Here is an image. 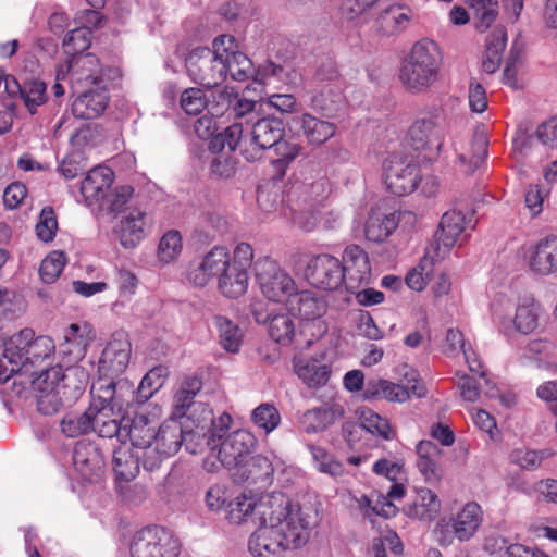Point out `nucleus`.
I'll return each mask as SVG.
<instances>
[{
  "instance_id": "nucleus-35",
  "label": "nucleus",
  "mask_w": 557,
  "mask_h": 557,
  "mask_svg": "<svg viewBox=\"0 0 557 557\" xmlns=\"http://www.w3.org/2000/svg\"><path fill=\"white\" fill-rule=\"evenodd\" d=\"M441 510L437 495L429 488H419L416 495L405 505L404 512L411 519L421 521L433 520Z\"/></svg>"
},
{
  "instance_id": "nucleus-21",
  "label": "nucleus",
  "mask_w": 557,
  "mask_h": 557,
  "mask_svg": "<svg viewBox=\"0 0 557 557\" xmlns=\"http://www.w3.org/2000/svg\"><path fill=\"white\" fill-rule=\"evenodd\" d=\"M231 265V253L226 247L214 246L199 260L193 261L187 270V281L197 287L206 286L211 278L220 276Z\"/></svg>"
},
{
  "instance_id": "nucleus-17",
  "label": "nucleus",
  "mask_w": 557,
  "mask_h": 557,
  "mask_svg": "<svg viewBox=\"0 0 557 557\" xmlns=\"http://www.w3.org/2000/svg\"><path fill=\"white\" fill-rule=\"evenodd\" d=\"M338 258L321 253L312 257L305 270L310 285L322 290H336L345 286V274Z\"/></svg>"
},
{
  "instance_id": "nucleus-58",
  "label": "nucleus",
  "mask_w": 557,
  "mask_h": 557,
  "mask_svg": "<svg viewBox=\"0 0 557 557\" xmlns=\"http://www.w3.org/2000/svg\"><path fill=\"white\" fill-rule=\"evenodd\" d=\"M358 502L359 506L364 510V515L369 518L373 515L392 518L397 513L396 506L385 496H379L374 505H372V499L366 495H362Z\"/></svg>"
},
{
  "instance_id": "nucleus-26",
  "label": "nucleus",
  "mask_w": 557,
  "mask_h": 557,
  "mask_svg": "<svg viewBox=\"0 0 557 557\" xmlns=\"http://www.w3.org/2000/svg\"><path fill=\"white\" fill-rule=\"evenodd\" d=\"M342 269L345 270V288L349 293L371 283V265L368 253L358 245H348L342 256Z\"/></svg>"
},
{
  "instance_id": "nucleus-53",
  "label": "nucleus",
  "mask_w": 557,
  "mask_h": 557,
  "mask_svg": "<svg viewBox=\"0 0 557 557\" xmlns=\"http://www.w3.org/2000/svg\"><path fill=\"white\" fill-rule=\"evenodd\" d=\"M251 420L256 426L269 434L280 425L281 414L274 405L263 403L252 410Z\"/></svg>"
},
{
  "instance_id": "nucleus-29",
  "label": "nucleus",
  "mask_w": 557,
  "mask_h": 557,
  "mask_svg": "<svg viewBox=\"0 0 557 557\" xmlns=\"http://www.w3.org/2000/svg\"><path fill=\"white\" fill-rule=\"evenodd\" d=\"M95 337V330L89 323H72L64 330L63 342L59 346V351L67 358L66 362L69 364L75 363L86 356L87 348Z\"/></svg>"
},
{
  "instance_id": "nucleus-3",
  "label": "nucleus",
  "mask_w": 557,
  "mask_h": 557,
  "mask_svg": "<svg viewBox=\"0 0 557 557\" xmlns=\"http://www.w3.org/2000/svg\"><path fill=\"white\" fill-rule=\"evenodd\" d=\"M231 423V416L222 413L203 434L209 447V455L203 460L207 472H218L221 467L236 472L256 447L257 438L250 431L239 429L227 433Z\"/></svg>"
},
{
  "instance_id": "nucleus-9",
  "label": "nucleus",
  "mask_w": 557,
  "mask_h": 557,
  "mask_svg": "<svg viewBox=\"0 0 557 557\" xmlns=\"http://www.w3.org/2000/svg\"><path fill=\"white\" fill-rule=\"evenodd\" d=\"M484 520V511L476 502L466 503L456 513L441 518L434 537L441 546H449L454 540L468 542L475 536Z\"/></svg>"
},
{
  "instance_id": "nucleus-20",
  "label": "nucleus",
  "mask_w": 557,
  "mask_h": 557,
  "mask_svg": "<svg viewBox=\"0 0 557 557\" xmlns=\"http://www.w3.org/2000/svg\"><path fill=\"white\" fill-rule=\"evenodd\" d=\"M151 225L152 221L146 210L134 207L117 219L112 233L123 248L134 249L147 237Z\"/></svg>"
},
{
  "instance_id": "nucleus-38",
  "label": "nucleus",
  "mask_w": 557,
  "mask_h": 557,
  "mask_svg": "<svg viewBox=\"0 0 557 557\" xmlns=\"http://www.w3.org/2000/svg\"><path fill=\"white\" fill-rule=\"evenodd\" d=\"M295 372L309 387H320L326 384L330 377V368L317 358H301L295 361Z\"/></svg>"
},
{
  "instance_id": "nucleus-39",
  "label": "nucleus",
  "mask_w": 557,
  "mask_h": 557,
  "mask_svg": "<svg viewBox=\"0 0 557 557\" xmlns=\"http://www.w3.org/2000/svg\"><path fill=\"white\" fill-rule=\"evenodd\" d=\"M301 127L309 143L321 145L335 135L336 125L329 121L320 120L309 113H304L294 119Z\"/></svg>"
},
{
  "instance_id": "nucleus-57",
  "label": "nucleus",
  "mask_w": 557,
  "mask_h": 557,
  "mask_svg": "<svg viewBox=\"0 0 557 557\" xmlns=\"http://www.w3.org/2000/svg\"><path fill=\"white\" fill-rule=\"evenodd\" d=\"M151 557H178L181 543L168 529L161 527Z\"/></svg>"
},
{
  "instance_id": "nucleus-4",
  "label": "nucleus",
  "mask_w": 557,
  "mask_h": 557,
  "mask_svg": "<svg viewBox=\"0 0 557 557\" xmlns=\"http://www.w3.org/2000/svg\"><path fill=\"white\" fill-rule=\"evenodd\" d=\"M0 357V383L13 375L33 376L37 369L48 367L55 352V344L49 336L35 337L34 331L24 329L4 341Z\"/></svg>"
},
{
  "instance_id": "nucleus-30",
  "label": "nucleus",
  "mask_w": 557,
  "mask_h": 557,
  "mask_svg": "<svg viewBox=\"0 0 557 557\" xmlns=\"http://www.w3.org/2000/svg\"><path fill=\"white\" fill-rule=\"evenodd\" d=\"M302 189V194L306 195L304 200L301 201L300 196H296L294 191L289 196L288 206L283 214L299 228L310 232L319 225V209L314 206L317 199L308 195V187L304 186Z\"/></svg>"
},
{
  "instance_id": "nucleus-46",
  "label": "nucleus",
  "mask_w": 557,
  "mask_h": 557,
  "mask_svg": "<svg viewBox=\"0 0 557 557\" xmlns=\"http://www.w3.org/2000/svg\"><path fill=\"white\" fill-rule=\"evenodd\" d=\"M161 527L150 525L136 531L129 542L132 557H151Z\"/></svg>"
},
{
  "instance_id": "nucleus-62",
  "label": "nucleus",
  "mask_w": 557,
  "mask_h": 557,
  "mask_svg": "<svg viewBox=\"0 0 557 557\" xmlns=\"http://www.w3.org/2000/svg\"><path fill=\"white\" fill-rule=\"evenodd\" d=\"M213 154L210 162V173L219 178L233 176L236 170V163L232 153L222 151Z\"/></svg>"
},
{
  "instance_id": "nucleus-47",
  "label": "nucleus",
  "mask_w": 557,
  "mask_h": 557,
  "mask_svg": "<svg viewBox=\"0 0 557 557\" xmlns=\"http://www.w3.org/2000/svg\"><path fill=\"white\" fill-rule=\"evenodd\" d=\"M183 250V238L178 231L169 230L158 244L157 259L162 264L173 263L178 259Z\"/></svg>"
},
{
  "instance_id": "nucleus-23",
  "label": "nucleus",
  "mask_w": 557,
  "mask_h": 557,
  "mask_svg": "<svg viewBox=\"0 0 557 557\" xmlns=\"http://www.w3.org/2000/svg\"><path fill=\"white\" fill-rule=\"evenodd\" d=\"M131 352L128 335L123 331L113 333L99 359V374L111 380L121 375L129 363Z\"/></svg>"
},
{
  "instance_id": "nucleus-50",
  "label": "nucleus",
  "mask_w": 557,
  "mask_h": 557,
  "mask_svg": "<svg viewBox=\"0 0 557 557\" xmlns=\"http://www.w3.org/2000/svg\"><path fill=\"white\" fill-rule=\"evenodd\" d=\"M359 419L362 430L384 440H391L394 436V430L392 429L388 420L381 417L372 409L361 408L359 410Z\"/></svg>"
},
{
  "instance_id": "nucleus-48",
  "label": "nucleus",
  "mask_w": 557,
  "mask_h": 557,
  "mask_svg": "<svg viewBox=\"0 0 557 557\" xmlns=\"http://www.w3.org/2000/svg\"><path fill=\"white\" fill-rule=\"evenodd\" d=\"M133 191L134 189L127 185L115 187L112 190L109 189L104 195V198H102L98 205L101 210L115 213L121 216L125 211L134 208L127 206Z\"/></svg>"
},
{
  "instance_id": "nucleus-31",
  "label": "nucleus",
  "mask_w": 557,
  "mask_h": 557,
  "mask_svg": "<svg viewBox=\"0 0 557 557\" xmlns=\"http://www.w3.org/2000/svg\"><path fill=\"white\" fill-rule=\"evenodd\" d=\"M73 465L84 480L96 481L101 476L104 460L96 444L79 441L73 450Z\"/></svg>"
},
{
  "instance_id": "nucleus-32",
  "label": "nucleus",
  "mask_w": 557,
  "mask_h": 557,
  "mask_svg": "<svg viewBox=\"0 0 557 557\" xmlns=\"http://www.w3.org/2000/svg\"><path fill=\"white\" fill-rule=\"evenodd\" d=\"M79 96L72 103V113L75 117L91 120L100 116L109 101L103 85L81 90Z\"/></svg>"
},
{
  "instance_id": "nucleus-28",
  "label": "nucleus",
  "mask_w": 557,
  "mask_h": 557,
  "mask_svg": "<svg viewBox=\"0 0 557 557\" xmlns=\"http://www.w3.org/2000/svg\"><path fill=\"white\" fill-rule=\"evenodd\" d=\"M344 414V404L341 400L332 399L301 413L298 418V423L305 433L318 434L327 430L341 420Z\"/></svg>"
},
{
  "instance_id": "nucleus-40",
  "label": "nucleus",
  "mask_w": 557,
  "mask_h": 557,
  "mask_svg": "<svg viewBox=\"0 0 557 557\" xmlns=\"http://www.w3.org/2000/svg\"><path fill=\"white\" fill-rule=\"evenodd\" d=\"M417 467L426 481L438 478V463L442 455L440 447L432 441L422 440L416 446Z\"/></svg>"
},
{
  "instance_id": "nucleus-27",
  "label": "nucleus",
  "mask_w": 557,
  "mask_h": 557,
  "mask_svg": "<svg viewBox=\"0 0 557 557\" xmlns=\"http://www.w3.org/2000/svg\"><path fill=\"white\" fill-rule=\"evenodd\" d=\"M285 308L293 317L297 315L305 322H312L318 329L317 333H313L314 336H321L326 332V325L321 320L325 312V304L311 292L296 289Z\"/></svg>"
},
{
  "instance_id": "nucleus-2",
  "label": "nucleus",
  "mask_w": 557,
  "mask_h": 557,
  "mask_svg": "<svg viewBox=\"0 0 557 557\" xmlns=\"http://www.w3.org/2000/svg\"><path fill=\"white\" fill-rule=\"evenodd\" d=\"M188 76L207 88L221 85L228 76L233 81L249 79L253 73L251 60L239 50L236 39L221 35L212 42V49L199 47L185 59Z\"/></svg>"
},
{
  "instance_id": "nucleus-37",
  "label": "nucleus",
  "mask_w": 557,
  "mask_h": 557,
  "mask_svg": "<svg viewBox=\"0 0 557 557\" xmlns=\"http://www.w3.org/2000/svg\"><path fill=\"white\" fill-rule=\"evenodd\" d=\"M253 314L257 322L268 321L269 335L273 341L282 345H287L292 342L295 335V323L289 312L276 313L271 317H263V314L258 312V310L255 308Z\"/></svg>"
},
{
  "instance_id": "nucleus-5",
  "label": "nucleus",
  "mask_w": 557,
  "mask_h": 557,
  "mask_svg": "<svg viewBox=\"0 0 557 557\" xmlns=\"http://www.w3.org/2000/svg\"><path fill=\"white\" fill-rule=\"evenodd\" d=\"M542 312V306L531 294L511 286L503 287L491 302L492 319L505 334L533 333L540 325Z\"/></svg>"
},
{
  "instance_id": "nucleus-63",
  "label": "nucleus",
  "mask_w": 557,
  "mask_h": 557,
  "mask_svg": "<svg viewBox=\"0 0 557 557\" xmlns=\"http://www.w3.org/2000/svg\"><path fill=\"white\" fill-rule=\"evenodd\" d=\"M548 456L549 454L546 450L536 451L519 448L511 453V460L524 470H534Z\"/></svg>"
},
{
  "instance_id": "nucleus-6",
  "label": "nucleus",
  "mask_w": 557,
  "mask_h": 557,
  "mask_svg": "<svg viewBox=\"0 0 557 557\" xmlns=\"http://www.w3.org/2000/svg\"><path fill=\"white\" fill-rule=\"evenodd\" d=\"M443 54L436 41L422 38L414 42L403 59L398 81L411 95L429 92L440 81Z\"/></svg>"
},
{
  "instance_id": "nucleus-64",
  "label": "nucleus",
  "mask_w": 557,
  "mask_h": 557,
  "mask_svg": "<svg viewBox=\"0 0 557 557\" xmlns=\"http://www.w3.org/2000/svg\"><path fill=\"white\" fill-rule=\"evenodd\" d=\"M549 195V188L540 185H531L525 191V206L532 216L539 215L544 208V201Z\"/></svg>"
},
{
  "instance_id": "nucleus-36",
  "label": "nucleus",
  "mask_w": 557,
  "mask_h": 557,
  "mask_svg": "<svg viewBox=\"0 0 557 557\" xmlns=\"http://www.w3.org/2000/svg\"><path fill=\"white\" fill-rule=\"evenodd\" d=\"M412 10L403 4H392L377 18L379 30L385 36H395L406 30L412 20Z\"/></svg>"
},
{
  "instance_id": "nucleus-16",
  "label": "nucleus",
  "mask_w": 557,
  "mask_h": 557,
  "mask_svg": "<svg viewBox=\"0 0 557 557\" xmlns=\"http://www.w3.org/2000/svg\"><path fill=\"white\" fill-rule=\"evenodd\" d=\"M284 124L276 117H262L253 123L251 129L252 143L260 149L274 148L276 153L286 162L299 154V147L282 140Z\"/></svg>"
},
{
  "instance_id": "nucleus-54",
  "label": "nucleus",
  "mask_w": 557,
  "mask_h": 557,
  "mask_svg": "<svg viewBox=\"0 0 557 557\" xmlns=\"http://www.w3.org/2000/svg\"><path fill=\"white\" fill-rule=\"evenodd\" d=\"M46 84L41 81L32 79L20 86V94L30 113L44 104L47 100Z\"/></svg>"
},
{
  "instance_id": "nucleus-8",
  "label": "nucleus",
  "mask_w": 557,
  "mask_h": 557,
  "mask_svg": "<svg viewBox=\"0 0 557 557\" xmlns=\"http://www.w3.org/2000/svg\"><path fill=\"white\" fill-rule=\"evenodd\" d=\"M200 433L195 430L185 434L183 425L175 419L164 421L158 429L150 448L143 451V467L148 471L154 470L164 459L176 454L183 444L186 450L196 454L197 448L189 444V440L200 436Z\"/></svg>"
},
{
  "instance_id": "nucleus-10",
  "label": "nucleus",
  "mask_w": 557,
  "mask_h": 557,
  "mask_svg": "<svg viewBox=\"0 0 557 557\" xmlns=\"http://www.w3.org/2000/svg\"><path fill=\"white\" fill-rule=\"evenodd\" d=\"M289 497L282 492H272L256 496L243 493L236 496L227 506L226 518L232 524L252 522L257 524L264 517L280 515L282 505Z\"/></svg>"
},
{
  "instance_id": "nucleus-60",
  "label": "nucleus",
  "mask_w": 557,
  "mask_h": 557,
  "mask_svg": "<svg viewBox=\"0 0 557 557\" xmlns=\"http://www.w3.org/2000/svg\"><path fill=\"white\" fill-rule=\"evenodd\" d=\"M208 99L200 88H187L181 95V108L190 115H197L207 107Z\"/></svg>"
},
{
  "instance_id": "nucleus-51",
  "label": "nucleus",
  "mask_w": 557,
  "mask_h": 557,
  "mask_svg": "<svg viewBox=\"0 0 557 557\" xmlns=\"http://www.w3.org/2000/svg\"><path fill=\"white\" fill-rule=\"evenodd\" d=\"M168 375V368L163 366L154 367L148 371L137 388V400L147 401L151 398L163 386Z\"/></svg>"
},
{
  "instance_id": "nucleus-55",
  "label": "nucleus",
  "mask_w": 557,
  "mask_h": 557,
  "mask_svg": "<svg viewBox=\"0 0 557 557\" xmlns=\"http://www.w3.org/2000/svg\"><path fill=\"white\" fill-rule=\"evenodd\" d=\"M66 263L65 255L62 251H51L41 261L39 275L44 283L51 284L61 275Z\"/></svg>"
},
{
  "instance_id": "nucleus-25",
  "label": "nucleus",
  "mask_w": 557,
  "mask_h": 557,
  "mask_svg": "<svg viewBox=\"0 0 557 557\" xmlns=\"http://www.w3.org/2000/svg\"><path fill=\"white\" fill-rule=\"evenodd\" d=\"M288 471L285 462L278 457L257 455L248 457L243 467H239L234 475L243 482L262 483L263 485L270 484L274 476L277 479Z\"/></svg>"
},
{
  "instance_id": "nucleus-43",
  "label": "nucleus",
  "mask_w": 557,
  "mask_h": 557,
  "mask_svg": "<svg viewBox=\"0 0 557 557\" xmlns=\"http://www.w3.org/2000/svg\"><path fill=\"white\" fill-rule=\"evenodd\" d=\"M397 227V219L394 213H382L372 210L364 226V235L368 240L383 242Z\"/></svg>"
},
{
  "instance_id": "nucleus-15",
  "label": "nucleus",
  "mask_w": 557,
  "mask_h": 557,
  "mask_svg": "<svg viewBox=\"0 0 557 557\" xmlns=\"http://www.w3.org/2000/svg\"><path fill=\"white\" fill-rule=\"evenodd\" d=\"M255 271L264 297L286 307L297 288L292 276L270 258L258 260Z\"/></svg>"
},
{
  "instance_id": "nucleus-13",
  "label": "nucleus",
  "mask_w": 557,
  "mask_h": 557,
  "mask_svg": "<svg viewBox=\"0 0 557 557\" xmlns=\"http://www.w3.org/2000/svg\"><path fill=\"white\" fill-rule=\"evenodd\" d=\"M383 182L396 196L411 194L418 188L420 168L412 157L394 152L388 154L382 165Z\"/></svg>"
},
{
  "instance_id": "nucleus-34",
  "label": "nucleus",
  "mask_w": 557,
  "mask_h": 557,
  "mask_svg": "<svg viewBox=\"0 0 557 557\" xmlns=\"http://www.w3.org/2000/svg\"><path fill=\"white\" fill-rule=\"evenodd\" d=\"M141 451L133 448L128 443L121 442L120 446L113 450L112 468L117 481L129 482L136 478L139 472Z\"/></svg>"
},
{
  "instance_id": "nucleus-49",
  "label": "nucleus",
  "mask_w": 557,
  "mask_h": 557,
  "mask_svg": "<svg viewBox=\"0 0 557 557\" xmlns=\"http://www.w3.org/2000/svg\"><path fill=\"white\" fill-rule=\"evenodd\" d=\"M243 135V126L240 123H234L226 127L222 133L215 134L209 141V151L219 153L222 151L234 152L237 148Z\"/></svg>"
},
{
  "instance_id": "nucleus-12",
  "label": "nucleus",
  "mask_w": 557,
  "mask_h": 557,
  "mask_svg": "<svg viewBox=\"0 0 557 557\" xmlns=\"http://www.w3.org/2000/svg\"><path fill=\"white\" fill-rule=\"evenodd\" d=\"M201 388L202 381L198 376L184 379L174 394L171 418L177 421L180 418L187 417L200 432L205 430L207 423L214 420L212 410L207 404L194 400Z\"/></svg>"
},
{
  "instance_id": "nucleus-1",
  "label": "nucleus",
  "mask_w": 557,
  "mask_h": 557,
  "mask_svg": "<svg viewBox=\"0 0 557 557\" xmlns=\"http://www.w3.org/2000/svg\"><path fill=\"white\" fill-rule=\"evenodd\" d=\"M313 517L290 498L282 505L280 515L264 517L250 535L248 548L253 557H276L287 549L305 546L311 536Z\"/></svg>"
},
{
  "instance_id": "nucleus-14",
  "label": "nucleus",
  "mask_w": 557,
  "mask_h": 557,
  "mask_svg": "<svg viewBox=\"0 0 557 557\" xmlns=\"http://www.w3.org/2000/svg\"><path fill=\"white\" fill-rule=\"evenodd\" d=\"M404 380L406 385L383 379L370 380L363 389V398L366 400L384 399L391 403H405L411 396L421 398L426 395V388L414 369L406 368Z\"/></svg>"
},
{
  "instance_id": "nucleus-45",
  "label": "nucleus",
  "mask_w": 557,
  "mask_h": 557,
  "mask_svg": "<svg viewBox=\"0 0 557 557\" xmlns=\"http://www.w3.org/2000/svg\"><path fill=\"white\" fill-rule=\"evenodd\" d=\"M214 325L219 335V343L228 352L239 351L243 343V331L231 319L224 315L214 317Z\"/></svg>"
},
{
  "instance_id": "nucleus-44",
  "label": "nucleus",
  "mask_w": 557,
  "mask_h": 557,
  "mask_svg": "<svg viewBox=\"0 0 557 557\" xmlns=\"http://www.w3.org/2000/svg\"><path fill=\"white\" fill-rule=\"evenodd\" d=\"M313 467L320 473L326 474L335 480L345 474V466L332 453L322 446L309 445Z\"/></svg>"
},
{
  "instance_id": "nucleus-42",
  "label": "nucleus",
  "mask_w": 557,
  "mask_h": 557,
  "mask_svg": "<svg viewBox=\"0 0 557 557\" xmlns=\"http://www.w3.org/2000/svg\"><path fill=\"white\" fill-rule=\"evenodd\" d=\"M79 373L85 376V373L78 368L69 367L66 369V373H62L60 367H44L37 369V373L29 376V379L36 393L50 392L60 388V382L62 379H67L70 374L77 375Z\"/></svg>"
},
{
  "instance_id": "nucleus-7",
  "label": "nucleus",
  "mask_w": 557,
  "mask_h": 557,
  "mask_svg": "<svg viewBox=\"0 0 557 557\" xmlns=\"http://www.w3.org/2000/svg\"><path fill=\"white\" fill-rule=\"evenodd\" d=\"M92 401L86 409L91 431L100 437L119 438L122 429V418L115 412L122 409L124 401L117 392L114 381H106L102 377L91 386Z\"/></svg>"
},
{
  "instance_id": "nucleus-52",
  "label": "nucleus",
  "mask_w": 557,
  "mask_h": 557,
  "mask_svg": "<svg viewBox=\"0 0 557 557\" xmlns=\"http://www.w3.org/2000/svg\"><path fill=\"white\" fill-rule=\"evenodd\" d=\"M91 45V32L87 27H76L69 32L63 39V50L67 59L77 58Z\"/></svg>"
},
{
  "instance_id": "nucleus-11",
  "label": "nucleus",
  "mask_w": 557,
  "mask_h": 557,
  "mask_svg": "<svg viewBox=\"0 0 557 557\" xmlns=\"http://www.w3.org/2000/svg\"><path fill=\"white\" fill-rule=\"evenodd\" d=\"M445 129L444 110L433 107L422 112L409 129L414 150L423 152L426 160L435 159L443 147Z\"/></svg>"
},
{
  "instance_id": "nucleus-61",
  "label": "nucleus",
  "mask_w": 557,
  "mask_h": 557,
  "mask_svg": "<svg viewBox=\"0 0 557 557\" xmlns=\"http://www.w3.org/2000/svg\"><path fill=\"white\" fill-rule=\"evenodd\" d=\"M58 230V221L51 208H44L36 224L37 237L45 243L53 239Z\"/></svg>"
},
{
  "instance_id": "nucleus-22",
  "label": "nucleus",
  "mask_w": 557,
  "mask_h": 557,
  "mask_svg": "<svg viewBox=\"0 0 557 557\" xmlns=\"http://www.w3.org/2000/svg\"><path fill=\"white\" fill-rule=\"evenodd\" d=\"M529 271L539 277L557 274V236H546L535 244L522 246L519 250Z\"/></svg>"
},
{
  "instance_id": "nucleus-19",
  "label": "nucleus",
  "mask_w": 557,
  "mask_h": 557,
  "mask_svg": "<svg viewBox=\"0 0 557 557\" xmlns=\"http://www.w3.org/2000/svg\"><path fill=\"white\" fill-rule=\"evenodd\" d=\"M159 417L160 409L158 407H154L152 412L143 410L133 419L123 417L117 440L123 443L128 440V445L141 453L148 450L157 433L156 424Z\"/></svg>"
},
{
  "instance_id": "nucleus-56",
  "label": "nucleus",
  "mask_w": 557,
  "mask_h": 557,
  "mask_svg": "<svg viewBox=\"0 0 557 557\" xmlns=\"http://www.w3.org/2000/svg\"><path fill=\"white\" fill-rule=\"evenodd\" d=\"M61 431L69 437H76L78 435L91 432L92 424L89 421L87 410L83 413H67L63 417L60 423Z\"/></svg>"
},
{
  "instance_id": "nucleus-18",
  "label": "nucleus",
  "mask_w": 557,
  "mask_h": 557,
  "mask_svg": "<svg viewBox=\"0 0 557 557\" xmlns=\"http://www.w3.org/2000/svg\"><path fill=\"white\" fill-rule=\"evenodd\" d=\"M474 212L453 209L445 212L436 233L437 256L443 257L457 243L467 238L466 232L474 227Z\"/></svg>"
},
{
  "instance_id": "nucleus-24",
  "label": "nucleus",
  "mask_w": 557,
  "mask_h": 557,
  "mask_svg": "<svg viewBox=\"0 0 557 557\" xmlns=\"http://www.w3.org/2000/svg\"><path fill=\"white\" fill-rule=\"evenodd\" d=\"M61 64L66 69L69 84L74 94L102 85V70L95 54H81L74 59H66Z\"/></svg>"
},
{
  "instance_id": "nucleus-59",
  "label": "nucleus",
  "mask_w": 557,
  "mask_h": 557,
  "mask_svg": "<svg viewBox=\"0 0 557 557\" xmlns=\"http://www.w3.org/2000/svg\"><path fill=\"white\" fill-rule=\"evenodd\" d=\"M138 280L136 275L128 270H120L117 274L119 299L112 305L116 310L119 306H124L135 295Z\"/></svg>"
},
{
  "instance_id": "nucleus-41",
  "label": "nucleus",
  "mask_w": 557,
  "mask_h": 557,
  "mask_svg": "<svg viewBox=\"0 0 557 557\" xmlns=\"http://www.w3.org/2000/svg\"><path fill=\"white\" fill-rule=\"evenodd\" d=\"M248 284V272L239 265H230L218 281V289L227 298H238L247 292Z\"/></svg>"
},
{
  "instance_id": "nucleus-33",
  "label": "nucleus",
  "mask_w": 557,
  "mask_h": 557,
  "mask_svg": "<svg viewBox=\"0 0 557 557\" xmlns=\"http://www.w3.org/2000/svg\"><path fill=\"white\" fill-rule=\"evenodd\" d=\"M114 181V173L108 166L98 165L88 171L82 181L81 194L87 206L98 205Z\"/></svg>"
}]
</instances>
